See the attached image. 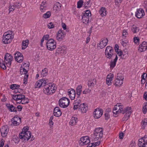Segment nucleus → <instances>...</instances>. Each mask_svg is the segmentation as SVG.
<instances>
[{
  "label": "nucleus",
  "instance_id": "57",
  "mask_svg": "<svg viewBox=\"0 0 147 147\" xmlns=\"http://www.w3.org/2000/svg\"><path fill=\"white\" fill-rule=\"evenodd\" d=\"M123 0H115V2L116 5H118L120 4Z\"/></svg>",
  "mask_w": 147,
  "mask_h": 147
},
{
  "label": "nucleus",
  "instance_id": "55",
  "mask_svg": "<svg viewBox=\"0 0 147 147\" xmlns=\"http://www.w3.org/2000/svg\"><path fill=\"white\" fill-rule=\"evenodd\" d=\"M128 35V33L126 30H124L123 31L122 36H123L125 37H126Z\"/></svg>",
  "mask_w": 147,
  "mask_h": 147
},
{
  "label": "nucleus",
  "instance_id": "23",
  "mask_svg": "<svg viewBox=\"0 0 147 147\" xmlns=\"http://www.w3.org/2000/svg\"><path fill=\"white\" fill-rule=\"evenodd\" d=\"M62 114V113L59 109V107H55L53 111L54 115L56 117H59Z\"/></svg>",
  "mask_w": 147,
  "mask_h": 147
},
{
  "label": "nucleus",
  "instance_id": "4",
  "mask_svg": "<svg viewBox=\"0 0 147 147\" xmlns=\"http://www.w3.org/2000/svg\"><path fill=\"white\" fill-rule=\"evenodd\" d=\"M103 135V130L100 127L95 129L94 133L92 134L90 138L92 141H96L102 138Z\"/></svg>",
  "mask_w": 147,
  "mask_h": 147
},
{
  "label": "nucleus",
  "instance_id": "20",
  "mask_svg": "<svg viewBox=\"0 0 147 147\" xmlns=\"http://www.w3.org/2000/svg\"><path fill=\"white\" fill-rule=\"evenodd\" d=\"M1 135L2 137H5L6 136L8 131L7 127L3 126L0 129Z\"/></svg>",
  "mask_w": 147,
  "mask_h": 147
},
{
  "label": "nucleus",
  "instance_id": "18",
  "mask_svg": "<svg viewBox=\"0 0 147 147\" xmlns=\"http://www.w3.org/2000/svg\"><path fill=\"white\" fill-rule=\"evenodd\" d=\"M21 6V4L19 3H16L12 6L10 5L9 7V13H10L11 12L13 11L16 8L19 9L20 8Z\"/></svg>",
  "mask_w": 147,
  "mask_h": 147
},
{
  "label": "nucleus",
  "instance_id": "17",
  "mask_svg": "<svg viewBox=\"0 0 147 147\" xmlns=\"http://www.w3.org/2000/svg\"><path fill=\"white\" fill-rule=\"evenodd\" d=\"M131 108L129 109L126 110L127 111L125 112V115L124 117L122 118V121H127L130 117L131 115V113L132 112V111L131 110Z\"/></svg>",
  "mask_w": 147,
  "mask_h": 147
},
{
  "label": "nucleus",
  "instance_id": "21",
  "mask_svg": "<svg viewBox=\"0 0 147 147\" xmlns=\"http://www.w3.org/2000/svg\"><path fill=\"white\" fill-rule=\"evenodd\" d=\"M6 106L9 111L11 112H16L17 108L14 106L13 105H11L10 103L7 104Z\"/></svg>",
  "mask_w": 147,
  "mask_h": 147
},
{
  "label": "nucleus",
  "instance_id": "8",
  "mask_svg": "<svg viewBox=\"0 0 147 147\" xmlns=\"http://www.w3.org/2000/svg\"><path fill=\"white\" fill-rule=\"evenodd\" d=\"M47 49L50 51H52L56 48V44L54 40L52 38L48 40L46 42Z\"/></svg>",
  "mask_w": 147,
  "mask_h": 147
},
{
  "label": "nucleus",
  "instance_id": "51",
  "mask_svg": "<svg viewBox=\"0 0 147 147\" xmlns=\"http://www.w3.org/2000/svg\"><path fill=\"white\" fill-rule=\"evenodd\" d=\"M66 52V47L65 46H63V49L60 52V53L65 54Z\"/></svg>",
  "mask_w": 147,
  "mask_h": 147
},
{
  "label": "nucleus",
  "instance_id": "37",
  "mask_svg": "<svg viewBox=\"0 0 147 147\" xmlns=\"http://www.w3.org/2000/svg\"><path fill=\"white\" fill-rule=\"evenodd\" d=\"M77 119L75 117H72L69 122V124L71 125H75L77 122Z\"/></svg>",
  "mask_w": 147,
  "mask_h": 147
},
{
  "label": "nucleus",
  "instance_id": "56",
  "mask_svg": "<svg viewBox=\"0 0 147 147\" xmlns=\"http://www.w3.org/2000/svg\"><path fill=\"white\" fill-rule=\"evenodd\" d=\"M105 119L106 120H108L110 117V116L109 113L107 112H106L105 114Z\"/></svg>",
  "mask_w": 147,
  "mask_h": 147
},
{
  "label": "nucleus",
  "instance_id": "44",
  "mask_svg": "<svg viewBox=\"0 0 147 147\" xmlns=\"http://www.w3.org/2000/svg\"><path fill=\"white\" fill-rule=\"evenodd\" d=\"M0 67L4 70H5L6 69V67L3 61H2V62L1 61L0 62Z\"/></svg>",
  "mask_w": 147,
  "mask_h": 147
},
{
  "label": "nucleus",
  "instance_id": "30",
  "mask_svg": "<svg viewBox=\"0 0 147 147\" xmlns=\"http://www.w3.org/2000/svg\"><path fill=\"white\" fill-rule=\"evenodd\" d=\"M110 74H109L108 75L106 79V83L108 86L111 85V82L112 80V79L113 77V76H112L113 74L111 75V76Z\"/></svg>",
  "mask_w": 147,
  "mask_h": 147
},
{
  "label": "nucleus",
  "instance_id": "42",
  "mask_svg": "<svg viewBox=\"0 0 147 147\" xmlns=\"http://www.w3.org/2000/svg\"><path fill=\"white\" fill-rule=\"evenodd\" d=\"M142 111L144 114H145L147 112V103H145L143 107Z\"/></svg>",
  "mask_w": 147,
  "mask_h": 147
},
{
  "label": "nucleus",
  "instance_id": "59",
  "mask_svg": "<svg viewBox=\"0 0 147 147\" xmlns=\"http://www.w3.org/2000/svg\"><path fill=\"white\" fill-rule=\"evenodd\" d=\"M139 40H140L138 37H135L134 38V42L135 43L137 44L139 41Z\"/></svg>",
  "mask_w": 147,
  "mask_h": 147
},
{
  "label": "nucleus",
  "instance_id": "13",
  "mask_svg": "<svg viewBox=\"0 0 147 147\" xmlns=\"http://www.w3.org/2000/svg\"><path fill=\"white\" fill-rule=\"evenodd\" d=\"M103 113V110L101 108H99L96 109L94 112V117L95 119H98L102 116Z\"/></svg>",
  "mask_w": 147,
  "mask_h": 147
},
{
  "label": "nucleus",
  "instance_id": "45",
  "mask_svg": "<svg viewBox=\"0 0 147 147\" xmlns=\"http://www.w3.org/2000/svg\"><path fill=\"white\" fill-rule=\"evenodd\" d=\"M51 15V14L50 11H48L43 14V17L45 18H48Z\"/></svg>",
  "mask_w": 147,
  "mask_h": 147
},
{
  "label": "nucleus",
  "instance_id": "39",
  "mask_svg": "<svg viewBox=\"0 0 147 147\" xmlns=\"http://www.w3.org/2000/svg\"><path fill=\"white\" fill-rule=\"evenodd\" d=\"M29 102V100L27 98H26L25 96L24 98L22 99L20 102L22 104H25L28 103Z\"/></svg>",
  "mask_w": 147,
  "mask_h": 147
},
{
  "label": "nucleus",
  "instance_id": "41",
  "mask_svg": "<svg viewBox=\"0 0 147 147\" xmlns=\"http://www.w3.org/2000/svg\"><path fill=\"white\" fill-rule=\"evenodd\" d=\"M20 87V85L16 84H13L10 86V88L12 90L18 89Z\"/></svg>",
  "mask_w": 147,
  "mask_h": 147
},
{
  "label": "nucleus",
  "instance_id": "26",
  "mask_svg": "<svg viewBox=\"0 0 147 147\" xmlns=\"http://www.w3.org/2000/svg\"><path fill=\"white\" fill-rule=\"evenodd\" d=\"M24 131L25 140L26 139L28 141L30 138H31V140H32L34 139L33 136H32V137H31V134L30 132H26L25 131Z\"/></svg>",
  "mask_w": 147,
  "mask_h": 147
},
{
  "label": "nucleus",
  "instance_id": "64",
  "mask_svg": "<svg viewBox=\"0 0 147 147\" xmlns=\"http://www.w3.org/2000/svg\"><path fill=\"white\" fill-rule=\"evenodd\" d=\"M124 136V134L122 132L120 133L119 134V137L120 139H123Z\"/></svg>",
  "mask_w": 147,
  "mask_h": 147
},
{
  "label": "nucleus",
  "instance_id": "7",
  "mask_svg": "<svg viewBox=\"0 0 147 147\" xmlns=\"http://www.w3.org/2000/svg\"><path fill=\"white\" fill-rule=\"evenodd\" d=\"M69 99L66 97H62L59 101V106L63 108L67 107L69 105Z\"/></svg>",
  "mask_w": 147,
  "mask_h": 147
},
{
  "label": "nucleus",
  "instance_id": "1",
  "mask_svg": "<svg viewBox=\"0 0 147 147\" xmlns=\"http://www.w3.org/2000/svg\"><path fill=\"white\" fill-rule=\"evenodd\" d=\"M74 105L73 109L74 110L78 109V110L81 111L82 113H86L88 109L87 105L84 103H82L81 100L80 99H77L74 101Z\"/></svg>",
  "mask_w": 147,
  "mask_h": 147
},
{
  "label": "nucleus",
  "instance_id": "32",
  "mask_svg": "<svg viewBox=\"0 0 147 147\" xmlns=\"http://www.w3.org/2000/svg\"><path fill=\"white\" fill-rule=\"evenodd\" d=\"M15 55V59H16L17 58L20 57V60H19L20 62H21L22 61V59L23 58V55L19 52H17L15 53L14 54Z\"/></svg>",
  "mask_w": 147,
  "mask_h": 147
},
{
  "label": "nucleus",
  "instance_id": "3",
  "mask_svg": "<svg viewBox=\"0 0 147 147\" xmlns=\"http://www.w3.org/2000/svg\"><path fill=\"white\" fill-rule=\"evenodd\" d=\"M131 108V107H127L123 109V107L121 103H118L115 106L113 110L114 115L115 117H117V114L121 113L124 114L127 110Z\"/></svg>",
  "mask_w": 147,
  "mask_h": 147
},
{
  "label": "nucleus",
  "instance_id": "6",
  "mask_svg": "<svg viewBox=\"0 0 147 147\" xmlns=\"http://www.w3.org/2000/svg\"><path fill=\"white\" fill-rule=\"evenodd\" d=\"M13 38V36L8 32H6L4 34L3 36L2 41L3 43L5 44H8L10 43L12 39Z\"/></svg>",
  "mask_w": 147,
  "mask_h": 147
},
{
  "label": "nucleus",
  "instance_id": "9",
  "mask_svg": "<svg viewBox=\"0 0 147 147\" xmlns=\"http://www.w3.org/2000/svg\"><path fill=\"white\" fill-rule=\"evenodd\" d=\"M13 59V57L10 54L7 53L4 57V63L8 67H10L11 66V61Z\"/></svg>",
  "mask_w": 147,
  "mask_h": 147
},
{
  "label": "nucleus",
  "instance_id": "29",
  "mask_svg": "<svg viewBox=\"0 0 147 147\" xmlns=\"http://www.w3.org/2000/svg\"><path fill=\"white\" fill-rule=\"evenodd\" d=\"M88 84L89 87L93 86L96 84V81L95 79H91L88 80Z\"/></svg>",
  "mask_w": 147,
  "mask_h": 147
},
{
  "label": "nucleus",
  "instance_id": "52",
  "mask_svg": "<svg viewBox=\"0 0 147 147\" xmlns=\"http://www.w3.org/2000/svg\"><path fill=\"white\" fill-rule=\"evenodd\" d=\"M140 144H141L140 143ZM138 145L139 147H147V143L146 142H144L142 143L141 144H140V145L139 144V142L138 143Z\"/></svg>",
  "mask_w": 147,
  "mask_h": 147
},
{
  "label": "nucleus",
  "instance_id": "46",
  "mask_svg": "<svg viewBox=\"0 0 147 147\" xmlns=\"http://www.w3.org/2000/svg\"><path fill=\"white\" fill-rule=\"evenodd\" d=\"M11 121L12 122L11 125L12 124L14 126H17L19 125V124L17 122V121L14 119L13 118H12L11 119Z\"/></svg>",
  "mask_w": 147,
  "mask_h": 147
},
{
  "label": "nucleus",
  "instance_id": "36",
  "mask_svg": "<svg viewBox=\"0 0 147 147\" xmlns=\"http://www.w3.org/2000/svg\"><path fill=\"white\" fill-rule=\"evenodd\" d=\"M48 73L47 69L46 68H44L42 70L41 72V77H44L47 76Z\"/></svg>",
  "mask_w": 147,
  "mask_h": 147
},
{
  "label": "nucleus",
  "instance_id": "25",
  "mask_svg": "<svg viewBox=\"0 0 147 147\" xmlns=\"http://www.w3.org/2000/svg\"><path fill=\"white\" fill-rule=\"evenodd\" d=\"M68 94L69 98L72 100L74 99L76 96V91L74 90L71 89L70 91L68 90Z\"/></svg>",
  "mask_w": 147,
  "mask_h": 147
},
{
  "label": "nucleus",
  "instance_id": "2",
  "mask_svg": "<svg viewBox=\"0 0 147 147\" xmlns=\"http://www.w3.org/2000/svg\"><path fill=\"white\" fill-rule=\"evenodd\" d=\"M56 89L55 84L49 82L44 86L43 92L47 95H52L55 92Z\"/></svg>",
  "mask_w": 147,
  "mask_h": 147
},
{
  "label": "nucleus",
  "instance_id": "49",
  "mask_svg": "<svg viewBox=\"0 0 147 147\" xmlns=\"http://www.w3.org/2000/svg\"><path fill=\"white\" fill-rule=\"evenodd\" d=\"M83 2L82 0H80L77 3V7L80 8L82 7Z\"/></svg>",
  "mask_w": 147,
  "mask_h": 147
},
{
  "label": "nucleus",
  "instance_id": "47",
  "mask_svg": "<svg viewBox=\"0 0 147 147\" xmlns=\"http://www.w3.org/2000/svg\"><path fill=\"white\" fill-rule=\"evenodd\" d=\"M90 0H88V1H85L84 3V7L85 8H87L90 7Z\"/></svg>",
  "mask_w": 147,
  "mask_h": 147
},
{
  "label": "nucleus",
  "instance_id": "22",
  "mask_svg": "<svg viewBox=\"0 0 147 147\" xmlns=\"http://www.w3.org/2000/svg\"><path fill=\"white\" fill-rule=\"evenodd\" d=\"M108 40L107 38L104 39L98 44V46L101 49H102L105 47L107 44Z\"/></svg>",
  "mask_w": 147,
  "mask_h": 147
},
{
  "label": "nucleus",
  "instance_id": "15",
  "mask_svg": "<svg viewBox=\"0 0 147 147\" xmlns=\"http://www.w3.org/2000/svg\"><path fill=\"white\" fill-rule=\"evenodd\" d=\"M145 15L144 10L141 8L137 9L136 12L135 16L138 18H140Z\"/></svg>",
  "mask_w": 147,
  "mask_h": 147
},
{
  "label": "nucleus",
  "instance_id": "28",
  "mask_svg": "<svg viewBox=\"0 0 147 147\" xmlns=\"http://www.w3.org/2000/svg\"><path fill=\"white\" fill-rule=\"evenodd\" d=\"M118 59V57L117 55H116L115 58L113 61H111L110 64V68L112 69H113L115 66L116 63Z\"/></svg>",
  "mask_w": 147,
  "mask_h": 147
},
{
  "label": "nucleus",
  "instance_id": "53",
  "mask_svg": "<svg viewBox=\"0 0 147 147\" xmlns=\"http://www.w3.org/2000/svg\"><path fill=\"white\" fill-rule=\"evenodd\" d=\"M48 28L49 29L53 28L54 27V25L52 22H50L48 24Z\"/></svg>",
  "mask_w": 147,
  "mask_h": 147
},
{
  "label": "nucleus",
  "instance_id": "61",
  "mask_svg": "<svg viewBox=\"0 0 147 147\" xmlns=\"http://www.w3.org/2000/svg\"><path fill=\"white\" fill-rule=\"evenodd\" d=\"M19 138L18 137L15 138H13V141L16 143H18L19 141Z\"/></svg>",
  "mask_w": 147,
  "mask_h": 147
},
{
  "label": "nucleus",
  "instance_id": "60",
  "mask_svg": "<svg viewBox=\"0 0 147 147\" xmlns=\"http://www.w3.org/2000/svg\"><path fill=\"white\" fill-rule=\"evenodd\" d=\"M127 43L126 40H122L121 41V45L123 47L125 46Z\"/></svg>",
  "mask_w": 147,
  "mask_h": 147
},
{
  "label": "nucleus",
  "instance_id": "38",
  "mask_svg": "<svg viewBox=\"0 0 147 147\" xmlns=\"http://www.w3.org/2000/svg\"><path fill=\"white\" fill-rule=\"evenodd\" d=\"M131 30L134 33H136L139 31V29L137 27L133 25L132 28Z\"/></svg>",
  "mask_w": 147,
  "mask_h": 147
},
{
  "label": "nucleus",
  "instance_id": "34",
  "mask_svg": "<svg viewBox=\"0 0 147 147\" xmlns=\"http://www.w3.org/2000/svg\"><path fill=\"white\" fill-rule=\"evenodd\" d=\"M28 42L29 40H28L23 41L22 42V50L24 49L27 47L28 44Z\"/></svg>",
  "mask_w": 147,
  "mask_h": 147
},
{
  "label": "nucleus",
  "instance_id": "10",
  "mask_svg": "<svg viewBox=\"0 0 147 147\" xmlns=\"http://www.w3.org/2000/svg\"><path fill=\"white\" fill-rule=\"evenodd\" d=\"M114 49L111 47L108 46L106 47L105 51V54L107 58L110 59L114 55Z\"/></svg>",
  "mask_w": 147,
  "mask_h": 147
},
{
  "label": "nucleus",
  "instance_id": "27",
  "mask_svg": "<svg viewBox=\"0 0 147 147\" xmlns=\"http://www.w3.org/2000/svg\"><path fill=\"white\" fill-rule=\"evenodd\" d=\"M82 87V85H79L76 88V92L78 99H80L79 96L81 94Z\"/></svg>",
  "mask_w": 147,
  "mask_h": 147
},
{
  "label": "nucleus",
  "instance_id": "58",
  "mask_svg": "<svg viewBox=\"0 0 147 147\" xmlns=\"http://www.w3.org/2000/svg\"><path fill=\"white\" fill-rule=\"evenodd\" d=\"M63 49V46H59V47L57 48L56 50V52L58 53H60V52L61 51V50L62 49Z\"/></svg>",
  "mask_w": 147,
  "mask_h": 147
},
{
  "label": "nucleus",
  "instance_id": "33",
  "mask_svg": "<svg viewBox=\"0 0 147 147\" xmlns=\"http://www.w3.org/2000/svg\"><path fill=\"white\" fill-rule=\"evenodd\" d=\"M61 7V4L59 2H57L54 5L53 10L56 11L59 10H60Z\"/></svg>",
  "mask_w": 147,
  "mask_h": 147
},
{
  "label": "nucleus",
  "instance_id": "54",
  "mask_svg": "<svg viewBox=\"0 0 147 147\" xmlns=\"http://www.w3.org/2000/svg\"><path fill=\"white\" fill-rule=\"evenodd\" d=\"M91 91V90L89 88L85 89L83 92V93L84 94H86L89 93Z\"/></svg>",
  "mask_w": 147,
  "mask_h": 147
},
{
  "label": "nucleus",
  "instance_id": "16",
  "mask_svg": "<svg viewBox=\"0 0 147 147\" xmlns=\"http://www.w3.org/2000/svg\"><path fill=\"white\" fill-rule=\"evenodd\" d=\"M147 49V42L144 41L140 44L138 51L141 52L146 51Z\"/></svg>",
  "mask_w": 147,
  "mask_h": 147
},
{
  "label": "nucleus",
  "instance_id": "5",
  "mask_svg": "<svg viewBox=\"0 0 147 147\" xmlns=\"http://www.w3.org/2000/svg\"><path fill=\"white\" fill-rule=\"evenodd\" d=\"M91 13L90 10H87L83 12L82 15V21L85 24H87L91 18Z\"/></svg>",
  "mask_w": 147,
  "mask_h": 147
},
{
  "label": "nucleus",
  "instance_id": "43",
  "mask_svg": "<svg viewBox=\"0 0 147 147\" xmlns=\"http://www.w3.org/2000/svg\"><path fill=\"white\" fill-rule=\"evenodd\" d=\"M24 131L23 130H22L19 135V138L20 139H24L25 140Z\"/></svg>",
  "mask_w": 147,
  "mask_h": 147
},
{
  "label": "nucleus",
  "instance_id": "40",
  "mask_svg": "<svg viewBox=\"0 0 147 147\" xmlns=\"http://www.w3.org/2000/svg\"><path fill=\"white\" fill-rule=\"evenodd\" d=\"M20 73L21 74H25V76L27 74L28 71L24 68H21L20 70Z\"/></svg>",
  "mask_w": 147,
  "mask_h": 147
},
{
  "label": "nucleus",
  "instance_id": "12",
  "mask_svg": "<svg viewBox=\"0 0 147 147\" xmlns=\"http://www.w3.org/2000/svg\"><path fill=\"white\" fill-rule=\"evenodd\" d=\"M122 74L120 73L117 74V78L114 82L116 86H119L122 84L123 80L124 79L123 76H122Z\"/></svg>",
  "mask_w": 147,
  "mask_h": 147
},
{
  "label": "nucleus",
  "instance_id": "50",
  "mask_svg": "<svg viewBox=\"0 0 147 147\" xmlns=\"http://www.w3.org/2000/svg\"><path fill=\"white\" fill-rule=\"evenodd\" d=\"M28 75L26 74V75L25 76L24 79V82L23 83L24 84H26L27 83L28 79Z\"/></svg>",
  "mask_w": 147,
  "mask_h": 147
},
{
  "label": "nucleus",
  "instance_id": "24",
  "mask_svg": "<svg viewBox=\"0 0 147 147\" xmlns=\"http://www.w3.org/2000/svg\"><path fill=\"white\" fill-rule=\"evenodd\" d=\"M89 138L88 136L82 137L80 139V141L84 145L88 144L90 142Z\"/></svg>",
  "mask_w": 147,
  "mask_h": 147
},
{
  "label": "nucleus",
  "instance_id": "62",
  "mask_svg": "<svg viewBox=\"0 0 147 147\" xmlns=\"http://www.w3.org/2000/svg\"><path fill=\"white\" fill-rule=\"evenodd\" d=\"M4 140L3 139H1V141H0V147H3L4 145Z\"/></svg>",
  "mask_w": 147,
  "mask_h": 147
},
{
  "label": "nucleus",
  "instance_id": "11",
  "mask_svg": "<svg viewBox=\"0 0 147 147\" xmlns=\"http://www.w3.org/2000/svg\"><path fill=\"white\" fill-rule=\"evenodd\" d=\"M49 82L48 79L45 78H43L38 81L35 84L36 88H39L42 87H44L45 85Z\"/></svg>",
  "mask_w": 147,
  "mask_h": 147
},
{
  "label": "nucleus",
  "instance_id": "31",
  "mask_svg": "<svg viewBox=\"0 0 147 147\" xmlns=\"http://www.w3.org/2000/svg\"><path fill=\"white\" fill-rule=\"evenodd\" d=\"M100 15L102 16H105L107 15V11L106 8L104 7H102L99 10Z\"/></svg>",
  "mask_w": 147,
  "mask_h": 147
},
{
  "label": "nucleus",
  "instance_id": "48",
  "mask_svg": "<svg viewBox=\"0 0 147 147\" xmlns=\"http://www.w3.org/2000/svg\"><path fill=\"white\" fill-rule=\"evenodd\" d=\"M14 119H15L17 123L19 124L21 122V118L18 117H13Z\"/></svg>",
  "mask_w": 147,
  "mask_h": 147
},
{
  "label": "nucleus",
  "instance_id": "63",
  "mask_svg": "<svg viewBox=\"0 0 147 147\" xmlns=\"http://www.w3.org/2000/svg\"><path fill=\"white\" fill-rule=\"evenodd\" d=\"M17 109H18V111H21L23 108L22 106L21 105H18V106L17 107Z\"/></svg>",
  "mask_w": 147,
  "mask_h": 147
},
{
  "label": "nucleus",
  "instance_id": "19",
  "mask_svg": "<svg viewBox=\"0 0 147 147\" xmlns=\"http://www.w3.org/2000/svg\"><path fill=\"white\" fill-rule=\"evenodd\" d=\"M11 96L12 98L15 100L18 101L19 100H21L25 97L24 95L22 94H17L16 95H12Z\"/></svg>",
  "mask_w": 147,
  "mask_h": 147
},
{
  "label": "nucleus",
  "instance_id": "35",
  "mask_svg": "<svg viewBox=\"0 0 147 147\" xmlns=\"http://www.w3.org/2000/svg\"><path fill=\"white\" fill-rule=\"evenodd\" d=\"M139 144L140 145V143H142L144 142L147 143V136L145 135L143 137H142L139 139Z\"/></svg>",
  "mask_w": 147,
  "mask_h": 147
},
{
  "label": "nucleus",
  "instance_id": "14",
  "mask_svg": "<svg viewBox=\"0 0 147 147\" xmlns=\"http://www.w3.org/2000/svg\"><path fill=\"white\" fill-rule=\"evenodd\" d=\"M65 33V32L62 30H59L57 33L56 38L58 41L62 40L63 38L64 37Z\"/></svg>",
  "mask_w": 147,
  "mask_h": 147
}]
</instances>
